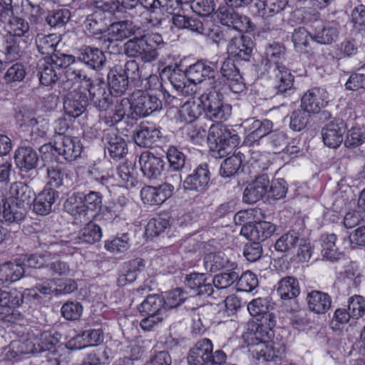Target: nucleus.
I'll use <instances>...</instances> for the list:
<instances>
[{
    "label": "nucleus",
    "mask_w": 365,
    "mask_h": 365,
    "mask_svg": "<svg viewBox=\"0 0 365 365\" xmlns=\"http://www.w3.org/2000/svg\"><path fill=\"white\" fill-rule=\"evenodd\" d=\"M226 359L227 356L222 350L213 352L212 343L206 338L198 341L187 355L189 365H222Z\"/></svg>",
    "instance_id": "7ed1b4c3"
},
{
    "label": "nucleus",
    "mask_w": 365,
    "mask_h": 365,
    "mask_svg": "<svg viewBox=\"0 0 365 365\" xmlns=\"http://www.w3.org/2000/svg\"><path fill=\"white\" fill-rule=\"evenodd\" d=\"M107 148L113 158H122L126 153V143L114 128L107 130L103 135Z\"/></svg>",
    "instance_id": "b1692460"
},
{
    "label": "nucleus",
    "mask_w": 365,
    "mask_h": 365,
    "mask_svg": "<svg viewBox=\"0 0 365 365\" xmlns=\"http://www.w3.org/2000/svg\"><path fill=\"white\" fill-rule=\"evenodd\" d=\"M86 31L91 35H98L106 29L105 13L99 9L90 14L84 21Z\"/></svg>",
    "instance_id": "e433bc0d"
},
{
    "label": "nucleus",
    "mask_w": 365,
    "mask_h": 365,
    "mask_svg": "<svg viewBox=\"0 0 365 365\" xmlns=\"http://www.w3.org/2000/svg\"><path fill=\"white\" fill-rule=\"evenodd\" d=\"M60 41L61 37L56 34H38L35 38L36 48L43 55L52 56Z\"/></svg>",
    "instance_id": "c85d7f7f"
},
{
    "label": "nucleus",
    "mask_w": 365,
    "mask_h": 365,
    "mask_svg": "<svg viewBox=\"0 0 365 365\" xmlns=\"http://www.w3.org/2000/svg\"><path fill=\"white\" fill-rule=\"evenodd\" d=\"M47 183L51 186L50 188L59 187L62 185H68L66 179L65 178V172L61 166L56 164L51 165L46 168Z\"/></svg>",
    "instance_id": "09e8293b"
},
{
    "label": "nucleus",
    "mask_w": 365,
    "mask_h": 365,
    "mask_svg": "<svg viewBox=\"0 0 365 365\" xmlns=\"http://www.w3.org/2000/svg\"><path fill=\"white\" fill-rule=\"evenodd\" d=\"M163 306V298L157 295H150L140 304L138 310L142 314H162Z\"/></svg>",
    "instance_id": "8fccbe9b"
},
{
    "label": "nucleus",
    "mask_w": 365,
    "mask_h": 365,
    "mask_svg": "<svg viewBox=\"0 0 365 365\" xmlns=\"http://www.w3.org/2000/svg\"><path fill=\"white\" fill-rule=\"evenodd\" d=\"M259 322L257 329L264 333L268 338L272 336V329L276 325V317L272 310L257 317Z\"/></svg>",
    "instance_id": "0e129e2a"
},
{
    "label": "nucleus",
    "mask_w": 365,
    "mask_h": 365,
    "mask_svg": "<svg viewBox=\"0 0 365 365\" xmlns=\"http://www.w3.org/2000/svg\"><path fill=\"white\" fill-rule=\"evenodd\" d=\"M71 13L66 9L53 10L48 12L46 21L51 27H62L68 22Z\"/></svg>",
    "instance_id": "4d7b16f0"
},
{
    "label": "nucleus",
    "mask_w": 365,
    "mask_h": 365,
    "mask_svg": "<svg viewBox=\"0 0 365 365\" xmlns=\"http://www.w3.org/2000/svg\"><path fill=\"white\" fill-rule=\"evenodd\" d=\"M115 180L119 186L126 188L135 187L138 182L134 168L127 163L119 165L117 169Z\"/></svg>",
    "instance_id": "58836bf2"
},
{
    "label": "nucleus",
    "mask_w": 365,
    "mask_h": 365,
    "mask_svg": "<svg viewBox=\"0 0 365 365\" xmlns=\"http://www.w3.org/2000/svg\"><path fill=\"white\" fill-rule=\"evenodd\" d=\"M133 111L132 103L128 98H124L117 101L113 108L106 110L105 122L112 126L114 124L122 120L125 115L131 118V112Z\"/></svg>",
    "instance_id": "4be33fe9"
},
{
    "label": "nucleus",
    "mask_w": 365,
    "mask_h": 365,
    "mask_svg": "<svg viewBox=\"0 0 365 365\" xmlns=\"http://www.w3.org/2000/svg\"><path fill=\"white\" fill-rule=\"evenodd\" d=\"M38 155L29 147L20 148L15 154L17 166L23 171L28 172L35 168L38 163Z\"/></svg>",
    "instance_id": "cd10ccee"
},
{
    "label": "nucleus",
    "mask_w": 365,
    "mask_h": 365,
    "mask_svg": "<svg viewBox=\"0 0 365 365\" xmlns=\"http://www.w3.org/2000/svg\"><path fill=\"white\" fill-rule=\"evenodd\" d=\"M1 273L6 282L11 283L19 280L24 273V268L16 262H6L1 264Z\"/></svg>",
    "instance_id": "680f3d73"
},
{
    "label": "nucleus",
    "mask_w": 365,
    "mask_h": 365,
    "mask_svg": "<svg viewBox=\"0 0 365 365\" xmlns=\"http://www.w3.org/2000/svg\"><path fill=\"white\" fill-rule=\"evenodd\" d=\"M276 226L267 221H260L254 225L247 224L241 228L240 234L253 242H263L275 232Z\"/></svg>",
    "instance_id": "9d476101"
},
{
    "label": "nucleus",
    "mask_w": 365,
    "mask_h": 365,
    "mask_svg": "<svg viewBox=\"0 0 365 365\" xmlns=\"http://www.w3.org/2000/svg\"><path fill=\"white\" fill-rule=\"evenodd\" d=\"M307 26L311 29L312 41L318 43L329 44L338 37V29L333 24L324 25L322 20L315 19L314 21L309 23Z\"/></svg>",
    "instance_id": "9b49d317"
},
{
    "label": "nucleus",
    "mask_w": 365,
    "mask_h": 365,
    "mask_svg": "<svg viewBox=\"0 0 365 365\" xmlns=\"http://www.w3.org/2000/svg\"><path fill=\"white\" fill-rule=\"evenodd\" d=\"M130 247V239L128 233L105 242L104 248L109 252L117 255L125 252Z\"/></svg>",
    "instance_id": "a18cd8bd"
},
{
    "label": "nucleus",
    "mask_w": 365,
    "mask_h": 365,
    "mask_svg": "<svg viewBox=\"0 0 365 365\" xmlns=\"http://www.w3.org/2000/svg\"><path fill=\"white\" fill-rule=\"evenodd\" d=\"M287 0H258L256 3L257 14L262 18H268L282 11Z\"/></svg>",
    "instance_id": "f704fd0d"
},
{
    "label": "nucleus",
    "mask_w": 365,
    "mask_h": 365,
    "mask_svg": "<svg viewBox=\"0 0 365 365\" xmlns=\"http://www.w3.org/2000/svg\"><path fill=\"white\" fill-rule=\"evenodd\" d=\"M144 267V261L140 258L133 259L125 262L123 271L117 279L118 284L123 287L127 283L133 282L136 279L138 273L142 272Z\"/></svg>",
    "instance_id": "bb28decb"
},
{
    "label": "nucleus",
    "mask_w": 365,
    "mask_h": 365,
    "mask_svg": "<svg viewBox=\"0 0 365 365\" xmlns=\"http://www.w3.org/2000/svg\"><path fill=\"white\" fill-rule=\"evenodd\" d=\"M86 83V86H88V91L91 101L99 104L102 102L104 103L108 102L110 95L106 92L105 84L103 82L93 83L89 78V82Z\"/></svg>",
    "instance_id": "3c124183"
},
{
    "label": "nucleus",
    "mask_w": 365,
    "mask_h": 365,
    "mask_svg": "<svg viewBox=\"0 0 365 365\" xmlns=\"http://www.w3.org/2000/svg\"><path fill=\"white\" fill-rule=\"evenodd\" d=\"M253 51V42L244 35L232 38L227 45V53L236 61H249Z\"/></svg>",
    "instance_id": "f8f14e48"
},
{
    "label": "nucleus",
    "mask_w": 365,
    "mask_h": 365,
    "mask_svg": "<svg viewBox=\"0 0 365 365\" xmlns=\"http://www.w3.org/2000/svg\"><path fill=\"white\" fill-rule=\"evenodd\" d=\"M278 294L282 299H291L299 294V287L297 280L292 277L282 278L278 284Z\"/></svg>",
    "instance_id": "ea45409f"
},
{
    "label": "nucleus",
    "mask_w": 365,
    "mask_h": 365,
    "mask_svg": "<svg viewBox=\"0 0 365 365\" xmlns=\"http://www.w3.org/2000/svg\"><path fill=\"white\" fill-rule=\"evenodd\" d=\"M102 197L99 192L91 191L84 196L81 205H78L75 214L86 217L88 212H98L101 209Z\"/></svg>",
    "instance_id": "2f4dec72"
},
{
    "label": "nucleus",
    "mask_w": 365,
    "mask_h": 365,
    "mask_svg": "<svg viewBox=\"0 0 365 365\" xmlns=\"http://www.w3.org/2000/svg\"><path fill=\"white\" fill-rule=\"evenodd\" d=\"M101 237L100 227L93 222H89L78 232L75 238V243L91 245L98 242Z\"/></svg>",
    "instance_id": "72a5a7b5"
},
{
    "label": "nucleus",
    "mask_w": 365,
    "mask_h": 365,
    "mask_svg": "<svg viewBox=\"0 0 365 365\" xmlns=\"http://www.w3.org/2000/svg\"><path fill=\"white\" fill-rule=\"evenodd\" d=\"M237 289L242 292H251L258 285L257 276L250 272H244L240 277L237 279Z\"/></svg>",
    "instance_id": "338daca9"
},
{
    "label": "nucleus",
    "mask_w": 365,
    "mask_h": 365,
    "mask_svg": "<svg viewBox=\"0 0 365 365\" xmlns=\"http://www.w3.org/2000/svg\"><path fill=\"white\" fill-rule=\"evenodd\" d=\"M28 125L31 128V140L38 142L41 139L46 140L49 128L48 120L42 118H33L28 122Z\"/></svg>",
    "instance_id": "c03bdc74"
},
{
    "label": "nucleus",
    "mask_w": 365,
    "mask_h": 365,
    "mask_svg": "<svg viewBox=\"0 0 365 365\" xmlns=\"http://www.w3.org/2000/svg\"><path fill=\"white\" fill-rule=\"evenodd\" d=\"M299 235L295 231H289L283 234L275 242L277 251L291 252L299 242Z\"/></svg>",
    "instance_id": "37998d69"
},
{
    "label": "nucleus",
    "mask_w": 365,
    "mask_h": 365,
    "mask_svg": "<svg viewBox=\"0 0 365 365\" xmlns=\"http://www.w3.org/2000/svg\"><path fill=\"white\" fill-rule=\"evenodd\" d=\"M285 48L279 43L269 44L262 56L261 64L264 70L272 73L275 87L284 93L293 86L294 76L290 71L282 65L284 60Z\"/></svg>",
    "instance_id": "f257e3e1"
},
{
    "label": "nucleus",
    "mask_w": 365,
    "mask_h": 365,
    "mask_svg": "<svg viewBox=\"0 0 365 365\" xmlns=\"http://www.w3.org/2000/svg\"><path fill=\"white\" fill-rule=\"evenodd\" d=\"M22 302V295L16 290L1 291V314L5 315V319H1V322H13V318L17 315L14 309L20 306Z\"/></svg>",
    "instance_id": "f3484780"
},
{
    "label": "nucleus",
    "mask_w": 365,
    "mask_h": 365,
    "mask_svg": "<svg viewBox=\"0 0 365 365\" xmlns=\"http://www.w3.org/2000/svg\"><path fill=\"white\" fill-rule=\"evenodd\" d=\"M203 112L200 98L197 100L187 101L178 110L182 120L191 123L197 119Z\"/></svg>",
    "instance_id": "c9c22d12"
},
{
    "label": "nucleus",
    "mask_w": 365,
    "mask_h": 365,
    "mask_svg": "<svg viewBox=\"0 0 365 365\" xmlns=\"http://www.w3.org/2000/svg\"><path fill=\"white\" fill-rule=\"evenodd\" d=\"M38 76L40 83L44 86H50L58 80V74L53 63L45 61L39 66Z\"/></svg>",
    "instance_id": "5fc2aeb1"
},
{
    "label": "nucleus",
    "mask_w": 365,
    "mask_h": 365,
    "mask_svg": "<svg viewBox=\"0 0 365 365\" xmlns=\"http://www.w3.org/2000/svg\"><path fill=\"white\" fill-rule=\"evenodd\" d=\"M269 180L267 175H262L258 176L245 190L243 193V201L247 204H252L267 197Z\"/></svg>",
    "instance_id": "4468645a"
},
{
    "label": "nucleus",
    "mask_w": 365,
    "mask_h": 365,
    "mask_svg": "<svg viewBox=\"0 0 365 365\" xmlns=\"http://www.w3.org/2000/svg\"><path fill=\"white\" fill-rule=\"evenodd\" d=\"M18 9L17 5L12 4V0H1V22L11 36H26L30 31V26L26 20L15 15Z\"/></svg>",
    "instance_id": "20e7f679"
},
{
    "label": "nucleus",
    "mask_w": 365,
    "mask_h": 365,
    "mask_svg": "<svg viewBox=\"0 0 365 365\" xmlns=\"http://www.w3.org/2000/svg\"><path fill=\"white\" fill-rule=\"evenodd\" d=\"M292 40L294 45V47L299 51H303L306 49L309 43V41L312 40L311 35V29L307 30L304 27H299L294 29L292 33Z\"/></svg>",
    "instance_id": "e2e57ef3"
},
{
    "label": "nucleus",
    "mask_w": 365,
    "mask_h": 365,
    "mask_svg": "<svg viewBox=\"0 0 365 365\" xmlns=\"http://www.w3.org/2000/svg\"><path fill=\"white\" fill-rule=\"evenodd\" d=\"M272 309L273 307L267 298H257L247 304V310L255 317H259Z\"/></svg>",
    "instance_id": "bf43d9fd"
},
{
    "label": "nucleus",
    "mask_w": 365,
    "mask_h": 365,
    "mask_svg": "<svg viewBox=\"0 0 365 365\" xmlns=\"http://www.w3.org/2000/svg\"><path fill=\"white\" fill-rule=\"evenodd\" d=\"M205 114L223 102V96L216 87L207 89L200 97Z\"/></svg>",
    "instance_id": "79ce46f5"
},
{
    "label": "nucleus",
    "mask_w": 365,
    "mask_h": 365,
    "mask_svg": "<svg viewBox=\"0 0 365 365\" xmlns=\"http://www.w3.org/2000/svg\"><path fill=\"white\" fill-rule=\"evenodd\" d=\"M56 192L52 188L44 189L35 198L34 210L38 215L48 214L54 203Z\"/></svg>",
    "instance_id": "c756f323"
},
{
    "label": "nucleus",
    "mask_w": 365,
    "mask_h": 365,
    "mask_svg": "<svg viewBox=\"0 0 365 365\" xmlns=\"http://www.w3.org/2000/svg\"><path fill=\"white\" fill-rule=\"evenodd\" d=\"M336 236L334 234H325L322 235V255L330 260L339 258V252L336 245Z\"/></svg>",
    "instance_id": "603ef678"
},
{
    "label": "nucleus",
    "mask_w": 365,
    "mask_h": 365,
    "mask_svg": "<svg viewBox=\"0 0 365 365\" xmlns=\"http://www.w3.org/2000/svg\"><path fill=\"white\" fill-rule=\"evenodd\" d=\"M131 118L145 117L161 108L162 103L155 96L141 91L133 94Z\"/></svg>",
    "instance_id": "423d86ee"
},
{
    "label": "nucleus",
    "mask_w": 365,
    "mask_h": 365,
    "mask_svg": "<svg viewBox=\"0 0 365 365\" xmlns=\"http://www.w3.org/2000/svg\"><path fill=\"white\" fill-rule=\"evenodd\" d=\"M346 125L341 119H336L327 123L322 129L324 144L331 149L339 148L344 141Z\"/></svg>",
    "instance_id": "6e6552de"
},
{
    "label": "nucleus",
    "mask_w": 365,
    "mask_h": 365,
    "mask_svg": "<svg viewBox=\"0 0 365 365\" xmlns=\"http://www.w3.org/2000/svg\"><path fill=\"white\" fill-rule=\"evenodd\" d=\"M185 284L197 295L210 296L213 292L211 280L204 274L192 273L186 276Z\"/></svg>",
    "instance_id": "393cba45"
},
{
    "label": "nucleus",
    "mask_w": 365,
    "mask_h": 365,
    "mask_svg": "<svg viewBox=\"0 0 365 365\" xmlns=\"http://www.w3.org/2000/svg\"><path fill=\"white\" fill-rule=\"evenodd\" d=\"M310 113L301 108L294 110L290 115L289 127L294 131H301L309 123Z\"/></svg>",
    "instance_id": "864d4df0"
},
{
    "label": "nucleus",
    "mask_w": 365,
    "mask_h": 365,
    "mask_svg": "<svg viewBox=\"0 0 365 365\" xmlns=\"http://www.w3.org/2000/svg\"><path fill=\"white\" fill-rule=\"evenodd\" d=\"M139 27L130 21L113 23L108 29V39L110 41H122L136 34Z\"/></svg>",
    "instance_id": "5701e85b"
},
{
    "label": "nucleus",
    "mask_w": 365,
    "mask_h": 365,
    "mask_svg": "<svg viewBox=\"0 0 365 365\" xmlns=\"http://www.w3.org/2000/svg\"><path fill=\"white\" fill-rule=\"evenodd\" d=\"M210 179V173L206 164L198 165L183 181L186 190L197 192L203 191L207 187Z\"/></svg>",
    "instance_id": "2eb2a0df"
},
{
    "label": "nucleus",
    "mask_w": 365,
    "mask_h": 365,
    "mask_svg": "<svg viewBox=\"0 0 365 365\" xmlns=\"http://www.w3.org/2000/svg\"><path fill=\"white\" fill-rule=\"evenodd\" d=\"M216 68L217 63H215L198 61L186 69V76L194 84L200 83L207 78L213 77Z\"/></svg>",
    "instance_id": "dca6fc26"
},
{
    "label": "nucleus",
    "mask_w": 365,
    "mask_h": 365,
    "mask_svg": "<svg viewBox=\"0 0 365 365\" xmlns=\"http://www.w3.org/2000/svg\"><path fill=\"white\" fill-rule=\"evenodd\" d=\"M103 341V334L101 329H91L83 332L70 340L68 346L71 349H81L87 346H96Z\"/></svg>",
    "instance_id": "412c9836"
},
{
    "label": "nucleus",
    "mask_w": 365,
    "mask_h": 365,
    "mask_svg": "<svg viewBox=\"0 0 365 365\" xmlns=\"http://www.w3.org/2000/svg\"><path fill=\"white\" fill-rule=\"evenodd\" d=\"M364 143H365V125L357 124L347 130L344 142L346 148H356Z\"/></svg>",
    "instance_id": "de8ad7c7"
},
{
    "label": "nucleus",
    "mask_w": 365,
    "mask_h": 365,
    "mask_svg": "<svg viewBox=\"0 0 365 365\" xmlns=\"http://www.w3.org/2000/svg\"><path fill=\"white\" fill-rule=\"evenodd\" d=\"M348 310L352 318L358 319L365 312V299L360 295H354L348 299Z\"/></svg>",
    "instance_id": "69168bd1"
},
{
    "label": "nucleus",
    "mask_w": 365,
    "mask_h": 365,
    "mask_svg": "<svg viewBox=\"0 0 365 365\" xmlns=\"http://www.w3.org/2000/svg\"><path fill=\"white\" fill-rule=\"evenodd\" d=\"M163 43L159 34L151 33L135 37L125 43V53L129 57L140 58L143 62L155 61L158 56V47Z\"/></svg>",
    "instance_id": "f03ea898"
},
{
    "label": "nucleus",
    "mask_w": 365,
    "mask_h": 365,
    "mask_svg": "<svg viewBox=\"0 0 365 365\" xmlns=\"http://www.w3.org/2000/svg\"><path fill=\"white\" fill-rule=\"evenodd\" d=\"M86 103V96L74 91L66 96L63 102V108L68 115L78 118L84 112Z\"/></svg>",
    "instance_id": "a878e982"
},
{
    "label": "nucleus",
    "mask_w": 365,
    "mask_h": 365,
    "mask_svg": "<svg viewBox=\"0 0 365 365\" xmlns=\"http://www.w3.org/2000/svg\"><path fill=\"white\" fill-rule=\"evenodd\" d=\"M52 148L68 161L75 160L81 155L83 150L80 140L76 137L71 136L58 137L53 146L45 144L41 147L40 151L46 152Z\"/></svg>",
    "instance_id": "0eeeda50"
},
{
    "label": "nucleus",
    "mask_w": 365,
    "mask_h": 365,
    "mask_svg": "<svg viewBox=\"0 0 365 365\" xmlns=\"http://www.w3.org/2000/svg\"><path fill=\"white\" fill-rule=\"evenodd\" d=\"M58 342V338L54 334L50 331H43L38 338L35 339L34 344H36L37 353L48 351L54 354Z\"/></svg>",
    "instance_id": "49530a36"
},
{
    "label": "nucleus",
    "mask_w": 365,
    "mask_h": 365,
    "mask_svg": "<svg viewBox=\"0 0 365 365\" xmlns=\"http://www.w3.org/2000/svg\"><path fill=\"white\" fill-rule=\"evenodd\" d=\"M329 102V94L322 88L315 87L307 91L302 97L301 107L310 113H318Z\"/></svg>",
    "instance_id": "1a4fd4ad"
},
{
    "label": "nucleus",
    "mask_w": 365,
    "mask_h": 365,
    "mask_svg": "<svg viewBox=\"0 0 365 365\" xmlns=\"http://www.w3.org/2000/svg\"><path fill=\"white\" fill-rule=\"evenodd\" d=\"M23 208L14 202L6 200L4 203L3 217L6 222L11 223L19 222L24 219Z\"/></svg>",
    "instance_id": "052dcab7"
},
{
    "label": "nucleus",
    "mask_w": 365,
    "mask_h": 365,
    "mask_svg": "<svg viewBox=\"0 0 365 365\" xmlns=\"http://www.w3.org/2000/svg\"><path fill=\"white\" fill-rule=\"evenodd\" d=\"M33 193L31 188L23 182H18L11 185L5 194L6 200L14 202L21 207L29 205L32 199Z\"/></svg>",
    "instance_id": "a211bd4d"
},
{
    "label": "nucleus",
    "mask_w": 365,
    "mask_h": 365,
    "mask_svg": "<svg viewBox=\"0 0 365 365\" xmlns=\"http://www.w3.org/2000/svg\"><path fill=\"white\" fill-rule=\"evenodd\" d=\"M140 170L148 179H157L161 175L165 163L163 160L149 151L141 153L139 158Z\"/></svg>",
    "instance_id": "ddd939ff"
},
{
    "label": "nucleus",
    "mask_w": 365,
    "mask_h": 365,
    "mask_svg": "<svg viewBox=\"0 0 365 365\" xmlns=\"http://www.w3.org/2000/svg\"><path fill=\"white\" fill-rule=\"evenodd\" d=\"M309 309L317 314L327 313L331 307V297L325 292L313 290L306 297Z\"/></svg>",
    "instance_id": "6ab92c4d"
},
{
    "label": "nucleus",
    "mask_w": 365,
    "mask_h": 365,
    "mask_svg": "<svg viewBox=\"0 0 365 365\" xmlns=\"http://www.w3.org/2000/svg\"><path fill=\"white\" fill-rule=\"evenodd\" d=\"M9 356L12 358L21 354H36V344L31 339L24 341H15L10 344Z\"/></svg>",
    "instance_id": "13d9d810"
},
{
    "label": "nucleus",
    "mask_w": 365,
    "mask_h": 365,
    "mask_svg": "<svg viewBox=\"0 0 365 365\" xmlns=\"http://www.w3.org/2000/svg\"><path fill=\"white\" fill-rule=\"evenodd\" d=\"M207 142L211 145L212 149L221 151L238 145L240 137L232 128L225 125L212 124L208 131Z\"/></svg>",
    "instance_id": "39448f33"
},
{
    "label": "nucleus",
    "mask_w": 365,
    "mask_h": 365,
    "mask_svg": "<svg viewBox=\"0 0 365 365\" xmlns=\"http://www.w3.org/2000/svg\"><path fill=\"white\" fill-rule=\"evenodd\" d=\"M229 259L223 252H214L207 254L204 257V267L207 271L217 272L227 266Z\"/></svg>",
    "instance_id": "a19ab883"
},
{
    "label": "nucleus",
    "mask_w": 365,
    "mask_h": 365,
    "mask_svg": "<svg viewBox=\"0 0 365 365\" xmlns=\"http://www.w3.org/2000/svg\"><path fill=\"white\" fill-rule=\"evenodd\" d=\"M79 60L93 69L101 68L105 63L103 53L97 48L85 47L81 50Z\"/></svg>",
    "instance_id": "473e14b6"
},
{
    "label": "nucleus",
    "mask_w": 365,
    "mask_h": 365,
    "mask_svg": "<svg viewBox=\"0 0 365 365\" xmlns=\"http://www.w3.org/2000/svg\"><path fill=\"white\" fill-rule=\"evenodd\" d=\"M240 153L226 158L221 165L220 175L228 178L235 174L241 166L242 159Z\"/></svg>",
    "instance_id": "6e6d98bb"
},
{
    "label": "nucleus",
    "mask_w": 365,
    "mask_h": 365,
    "mask_svg": "<svg viewBox=\"0 0 365 365\" xmlns=\"http://www.w3.org/2000/svg\"><path fill=\"white\" fill-rule=\"evenodd\" d=\"M160 136V130L153 125H143L134 135V140L140 147H151Z\"/></svg>",
    "instance_id": "7c9ffc66"
},
{
    "label": "nucleus",
    "mask_w": 365,
    "mask_h": 365,
    "mask_svg": "<svg viewBox=\"0 0 365 365\" xmlns=\"http://www.w3.org/2000/svg\"><path fill=\"white\" fill-rule=\"evenodd\" d=\"M252 352L257 356L258 359L272 361L279 357L282 349L275 347L272 341H262L254 346Z\"/></svg>",
    "instance_id": "4c0bfd02"
},
{
    "label": "nucleus",
    "mask_w": 365,
    "mask_h": 365,
    "mask_svg": "<svg viewBox=\"0 0 365 365\" xmlns=\"http://www.w3.org/2000/svg\"><path fill=\"white\" fill-rule=\"evenodd\" d=\"M110 93L123 94L128 88V78L125 71L121 66L111 68L107 76Z\"/></svg>",
    "instance_id": "aec40b11"
},
{
    "label": "nucleus",
    "mask_w": 365,
    "mask_h": 365,
    "mask_svg": "<svg viewBox=\"0 0 365 365\" xmlns=\"http://www.w3.org/2000/svg\"><path fill=\"white\" fill-rule=\"evenodd\" d=\"M238 279V273L232 271L222 272L215 276L211 282L217 289H225L231 286Z\"/></svg>",
    "instance_id": "774afa93"
}]
</instances>
